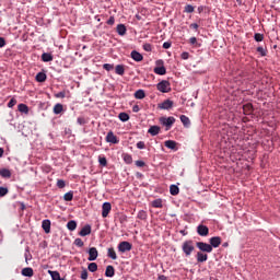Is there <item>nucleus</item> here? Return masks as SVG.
Here are the masks:
<instances>
[{"mask_svg": "<svg viewBox=\"0 0 280 280\" xmlns=\"http://www.w3.org/2000/svg\"><path fill=\"white\" fill-rule=\"evenodd\" d=\"M182 250L186 257H190L194 250H196V247L194 246V241H185L182 245Z\"/></svg>", "mask_w": 280, "mask_h": 280, "instance_id": "obj_1", "label": "nucleus"}, {"mask_svg": "<svg viewBox=\"0 0 280 280\" xmlns=\"http://www.w3.org/2000/svg\"><path fill=\"white\" fill-rule=\"evenodd\" d=\"M156 89L160 93H170L172 91V84L167 80H162L156 84Z\"/></svg>", "mask_w": 280, "mask_h": 280, "instance_id": "obj_2", "label": "nucleus"}, {"mask_svg": "<svg viewBox=\"0 0 280 280\" xmlns=\"http://www.w3.org/2000/svg\"><path fill=\"white\" fill-rule=\"evenodd\" d=\"M160 122L162 124V126H166V130H170L172 126H174V124L176 122V118H174L173 116L162 117L160 118Z\"/></svg>", "mask_w": 280, "mask_h": 280, "instance_id": "obj_3", "label": "nucleus"}, {"mask_svg": "<svg viewBox=\"0 0 280 280\" xmlns=\"http://www.w3.org/2000/svg\"><path fill=\"white\" fill-rule=\"evenodd\" d=\"M196 246L198 249H200V253H213V248H211L209 243L197 242Z\"/></svg>", "mask_w": 280, "mask_h": 280, "instance_id": "obj_4", "label": "nucleus"}, {"mask_svg": "<svg viewBox=\"0 0 280 280\" xmlns=\"http://www.w3.org/2000/svg\"><path fill=\"white\" fill-rule=\"evenodd\" d=\"M130 250H132V244H130V242L122 241L118 244L119 253H128Z\"/></svg>", "mask_w": 280, "mask_h": 280, "instance_id": "obj_5", "label": "nucleus"}, {"mask_svg": "<svg viewBox=\"0 0 280 280\" xmlns=\"http://www.w3.org/2000/svg\"><path fill=\"white\" fill-rule=\"evenodd\" d=\"M173 107H174V101L172 100H165L164 102L158 105V108H160L161 110H170V108H173Z\"/></svg>", "mask_w": 280, "mask_h": 280, "instance_id": "obj_6", "label": "nucleus"}, {"mask_svg": "<svg viewBox=\"0 0 280 280\" xmlns=\"http://www.w3.org/2000/svg\"><path fill=\"white\" fill-rule=\"evenodd\" d=\"M197 233L200 237H207V235H209V228L205 224H199L197 226Z\"/></svg>", "mask_w": 280, "mask_h": 280, "instance_id": "obj_7", "label": "nucleus"}, {"mask_svg": "<svg viewBox=\"0 0 280 280\" xmlns=\"http://www.w3.org/2000/svg\"><path fill=\"white\" fill-rule=\"evenodd\" d=\"M89 257H88V261H95V259H97L100 253L97 252V248L95 247H91L89 250Z\"/></svg>", "mask_w": 280, "mask_h": 280, "instance_id": "obj_8", "label": "nucleus"}, {"mask_svg": "<svg viewBox=\"0 0 280 280\" xmlns=\"http://www.w3.org/2000/svg\"><path fill=\"white\" fill-rule=\"evenodd\" d=\"M110 209H113V206L110 202H104L102 206V217L108 218V213H110Z\"/></svg>", "mask_w": 280, "mask_h": 280, "instance_id": "obj_9", "label": "nucleus"}, {"mask_svg": "<svg viewBox=\"0 0 280 280\" xmlns=\"http://www.w3.org/2000/svg\"><path fill=\"white\" fill-rule=\"evenodd\" d=\"M211 248H218L222 244V237L213 236L209 240Z\"/></svg>", "mask_w": 280, "mask_h": 280, "instance_id": "obj_10", "label": "nucleus"}, {"mask_svg": "<svg viewBox=\"0 0 280 280\" xmlns=\"http://www.w3.org/2000/svg\"><path fill=\"white\" fill-rule=\"evenodd\" d=\"M106 142L117 144L119 143V139L117 138V136H115L113 131H109L106 136Z\"/></svg>", "mask_w": 280, "mask_h": 280, "instance_id": "obj_11", "label": "nucleus"}, {"mask_svg": "<svg viewBox=\"0 0 280 280\" xmlns=\"http://www.w3.org/2000/svg\"><path fill=\"white\" fill-rule=\"evenodd\" d=\"M79 235L81 237H86V235H91V224H85L79 232Z\"/></svg>", "mask_w": 280, "mask_h": 280, "instance_id": "obj_12", "label": "nucleus"}, {"mask_svg": "<svg viewBox=\"0 0 280 280\" xmlns=\"http://www.w3.org/2000/svg\"><path fill=\"white\" fill-rule=\"evenodd\" d=\"M42 229L45 233H51V221L49 219L44 220L42 222Z\"/></svg>", "mask_w": 280, "mask_h": 280, "instance_id": "obj_13", "label": "nucleus"}, {"mask_svg": "<svg viewBox=\"0 0 280 280\" xmlns=\"http://www.w3.org/2000/svg\"><path fill=\"white\" fill-rule=\"evenodd\" d=\"M196 257H197L198 264H205V261H207V259H209V255H207L202 252H198Z\"/></svg>", "mask_w": 280, "mask_h": 280, "instance_id": "obj_14", "label": "nucleus"}, {"mask_svg": "<svg viewBox=\"0 0 280 280\" xmlns=\"http://www.w3.org/2000/svg\"><path fill=\"white\" fill-rule=\"evenodd\" d=\"M131 58H132V60H135V62H141V60H143V55H141V52H139L137 50H132Z\"/></svg>", "mask_w": 280, "mask_h": 280, "instance_id": "obj_15", "label": "nucleus"}, {"mask_svg": "<svg viewBox=\"0 0 280 280\" xmlns=\"http://www.w3.org/2000/svg\"><path fill=\"white\" fill-rule=\"evenodd\" d=\"M116 32L118 36H126V32H128V30L126 28L125 24H118L116 27Z\"/></svg>", "mask_w": 280, "mask_h": 280, "instance_id": "obj_16", "label": "nucleus"}, {"mask_svg": "<svg viewBox=\"0 0 280 280\" xmlns=\"http://www.w3.org/2000/svg\"><path fill=\"white\" fill-rule=\"evenodd\" d=\"M149 135L151 137H156V135H159V132H161V127L159 126H151L148 130Z\"/></svg>", "mask_w": 280, "mask_h": 280, "instance_id": "obj_17", "label": "nucleus"}, {"mask_svg": "<svg viewBox=\"0 0 280 280\" xmlns=\"http://www.w3.org/2000/svg\"><path fill=\"white\" fill-rule=\"evenodd\" d=\"M105 277H108V278L115 277V267H113V265H108L106 267Z\"/></svg>", "mask_w": 280, "mask_h": 280, "instance_id": "obj_18", "label": "nucleus"}, {"mask_svg": "<svg viewBox=\"0 0 280 280\" xmlns=\"http://www.w3.org/2000/svg\"><path fill=\"white\" fill-rule=\"evenodd\" d=\"M1 178H12V172L8 168H0Z\"/></svg>", "mask_w": 280, "mask_h": 280, "instance_id": "obj_19", "label": "nucleus"}, {"mask_svg": "<svg viewBox=\"0 0 280 280\" xmlns=\"http://www.w3.org/2000/svg\"><path fill=\"white\" fill-rule=\"evenodd\" d=\"M164 145H165V148H168V150H178L177 148H176V141H174V140H166L165 142H164Z\"/></svg>", "mask_w": 280, "mask_h": 280, "instance_id": "obj_20", "label": "nucleus"}, {"mask_svg": "<svg viewBox=\"0 0 280 280\" xmlns=\"http://www.w3.org/2000/svg\"><path fill=\"white\" fill-rule=\"evenodd\" d=\"M22 276L23 277H34V269L32 267H26L22 269Z\"/></svg>", "mask_w": 280, "mask_h": 280, "instance_id": "obj_21", "label": "nucleus"}, {"mask_svg": "<svg viewBox=\"0 0 280 280\" xmlns=\"http://www.w3.org/2000/svg\"><path fill=\"white\" fill-rule=\"evenodd\" d=\"M42 60L43 62H51V60H54V55H51V52H44L42 55Z\"/></svg>", "mask_w": 280, "mask_h": 280, "instance_id": "obj_22", "label": "nucleus"}, {"mask_svg": "<svg viewBox=\"0 0 280 280\" xmlns=\"http://www.w3.org/2000/svg\"><path fill=\"white\" fill-rule=\"evenodd\" d=\"M153 71L156 73V75H165V73H167V69H165L164 66L155 67Z\"/></svg>", "mask_w": 280, "mask_h": 280, "instance_id": "obj_23", "label": "nucleus"}, {"mask_svg": "<svg viewBox=\"0 0 280 280\" xmlns=\"http://www.w3.org/2000/svg\"><path fill=\"white\" fill-rule=\"evenodd\" d=\"M35 80L36 82H45L47 80V74L45 72H38Z\"/></svg>", "mask_w": 280, "mask_h": 280, "instance_id": "obj_24", "label": "nucleus"}, {"mask_svg": "<svg viewBox=\"0 0 280 280\" xmlns=\"http://www.w3.org/2000/svg\"><path fill=\"white\" fill-rule=\"evenodd\" d=\"M179 191H180V188H178V186L174 184L170 186L171 196H178Z\"/></svg>", "mask_w": 280, "mask_h": 280, "instance_id": "obj_25", "label": "nucleus"}, {"mask_svg": "<svg viewBox=\"0 0 280 280\" xmlns=\"http://www.w3.org/2000/svg\"><path fill=\"white\" fill-rule=\"evenodd\" d=\"M48 273L50 275L52 280H65L60 277V272L58 271L48 270Z\"/></svg>", "mask_w": 280, "mask_h": 280, "instance_id": "obj_26", "label": "nucleus"}, {"mask_svg": "<svg viewBox=\"0 0 280 280\" xmlns=\"http://www.w3.org/2000/svg\"><path fill=\"white\" fill-rule=\"evenodd\" d=\"M244 115H250L253 113V104L248 103L243 105Z\"/></svg>", "mask_w": 280, "mask_h": 280, "instance_id": "obj_27", "label": "nucleus"}, {"mask_svg": "<svg viewBox=\"0 0 280 280\" xmlns=\"http://www.w3.org/2000/svg\"><path fill=\"white\" fill-rule=\"evenodd\" d=\"M68 231H75L78 229V222L75 220H71L67 223Z\"/></svg>", "mask_w": 280, "mask_h": 280, "instance_id": "obj_28", "label": "nucleus"}, {"mask_svg": "<svg viewBox=\"0 0 280 280\" xmlns=\"http://www.w3.org/2000/svg\"><path fill=\"white\" fill-rule=\"evenodd\" d=\"M18 110L20 113H24L25 115H27V113H30V107H27V105L21 103L18 105Z\"/></svg>", "mask_w": 280, "mask_h": 280, "instance_id": "obj_29", "label": "nucleus"}, {"mask_svg": "<svg viewBox=\"0 0 280 280\" xmlns=\"http://www.w3.org/2000/svg\"><path fill=\"white\" fill-rule=\"evenodd\" d=\"M152 207H154V209H163V200L162 199L153 200Z\"/></svg>", "mask_w": 280, "mask_h": 280, "instance_id": "obj_30", "label": "nucleus"}, {"mask_svg": "<svg viewBox=\"0 0 280 280\" xmlns=\"http://www.w3.org/2000/svg\"><path fill=\"white\" fill-rule=\"evenodd\" d=\"M136 100H143L145 97V91L138 90L135 92Z\"/></svg>", "mask_w": 280, "mask_h": 280, "instance_id": "obj_31", "label": "nucleus"}, {"mask_svg": "<svg viewBox=\"0 0 280 280\" xmlns=\"http://www.w3.org/2000/svg\"><path fill=\"white\" fill-rule=\"evenodd\" d=\"M62 110H63L62 104L57 103V104L54 106V114H55V115H60V113H62Z\"/></svg>", "mask_w": 280, "mask_h": 280, "instance_id": "obj_32", "label": "nucleus"}, {"mask_svg": "<svg viewBox=\"0 0 280 280\" xmlns=\"http://www.w3.org/2000/svg\"><path fill=\"white\" fill-rule=\"evenodd\" d=\"M63 200L66 202H71L73 200V190H70L63 195Z\"/></svg>", "mask_w": 280, "mask_h": 280, "instance_id": "obj_33", "label": "nucleus"}, {"mask_svg": "<svg viewBox=\"0 0 280 280\" xmlns=\"http://www.w3.org/2000/svg\"><path fill=\"white\" fill-rule=\"evenodd\" d=\"M107 257H109V259H117V253H115V248L110 247L107 250Z\"/></svg>", "mask_w": 280, "mask_h": 280, "instance_id": "obj_34", "label": "nucleus"}, {"mask_svg": "<svg viewBox=\"0 0 280 280\" xmlns=\"http://www.w3.org/2000/svg\"><path fill=\"white\" fill-rule=\"evenodd\" d=\"M122 159H124V162L127 164V165H131L132 163V155L128 154V153H124L122 154Z\"/></svg>", "mask_w": 280, "mask_h": 280, "instance_id": "obj_35", "label": "nucleus"}, {"mask_svg": "<svg viewBox=\"0 0 280 280\" xmlns=\"http://www.w3.org/2000/svg\"><path fill=\"white\" fill-rule=\"evenodd\" d=\"M115 71L117 75H124V73H126V69L124 68L122 65H117L115 68Z\"/></svg>", "mask_w": 280, "mask_h": 280, "instance_id": "obj_36", "label": "nucleus"}, {"mask_svg": "<svg viewBox=\"0 0 280 280\" xmlns=\"http://www.w3.org/2000/svg\"><path fill=\"white\" fill-rule=\"evenodd\" d=\"M137 218L138 220H148V212H145V210H140Z\"/></svg>", "mask_w": 280, "mask_h": 280, "instance_id": "obj_37", "label": "nucleus"}, {"mask_svg": "<svg viewBox=\"0 0 280 280\" xmlns=\"http://www.w3.org/2000/svg\"><path fill=\"white\" fill-rule=\"evenodd\" d=\"M90 272H97V262H90L88 266Z\"/></svg>", "mask_w": 280, "mask_h": 280, "instance_id": "obj_38", "label": "nucleus"}, {"mask_svg": "<svg viewBox=\"0 0 280 280\" xmlns=\"http://www.w3.org/2000/svg\"><path fill=\"white\" fill-rule=\"evenodd\" d=\"M24 257H25L26 264H27L28 261H32V253H30V247H26V248H25Z\"/></svg>", "mask_w": 280, "mask_h": 280, "instance_id": "obj_39", "label": "nucleus"}, {"mask_svg": "<svg viewBox=\"0 0 280 280\" xmlns=\"http://www.w3.org/2000/svg\"><path fill=\"white\" fill-rule=\"evenodd\" d=\"M179 119H180V121H182V124H183L184 126H189V124H191V121L189 120V117H187V116H185V115H182V116L179 117Z\"/></svg>", "mask_w": 280, "mask_h": 280, "instance_id": "obj_40", "label": "nucleus"}, {"mask_svg": "<svg viewBox=\"0 0 280 280\" xmlns=\"http://www.w3.org/2000/svg\"><path fill=\"white\" fill-rule=\"evenodd\" d=\"M118 119H120V121H128L130 119V116L122 112L118 115Z\"/></svg>", "mask_w": 280, "mask_h": 280, "instance_id": "obj_41", "label": "nucleus"}, {"mask_svg": "<svg viewBox=\"0 0 280 280\" xmlns=\"http://www.w3.org/2000/svg\"><path fill=\"white\" fill-rule=\"evenodd\" d=\"M98 163L102 165V167H106L108 165V161L105 156H98Z\"/></svg>", "mask_w": 280, "mask_h": 280, "instance_id": "obj_42", "label": "nucleus"}, {"mask_svg": "<svg viewBox=\"0 0 280 280\" xmlns=\"http://www.w3.org/2000/svg\"><path fill=\"white\" fill-rule=\"evenodd\" d=\"M195 8L194 5L191 4H187L185 8H184V12H186V14H192Z\"/></svg>", "mask_w": 280, "mask_h": 280, "instance_id": "obj_43", "label": "nucleus"}, {"mask_svg": "<svg viewBox=\"0 0 280 280\" xmlns=\"http://www.w3.org/2000/svg\"><path fill=\"white\" fill-rule=\"evenodd\" d=\"M256 51H257L258 54H260V56H262V57L267 56V54H268V51H267L264 47H261V46H258V47L256 48Z\"/></svg>", "mask_w": 280, "mask_h": 280, "instance_id": "obj_44", "label": "nucleus"}, {"mask_svg": "<svg viewBox=\"0 0 280 280\" xmlns=\"http://www.w3.org/2000/svg\"><path fill=\"white\" fill-rule=\"evenodd\" d=\"M254 39L256 40V43H261V40H264V34L255 33Z\"/></svg>", "mask_w": 280, "mask_h": 280, "instance_id": "obj_45", "label": "nucleus"}, {"mask_svg": "<svg viewBox=\"0 0 280 280\" xmlns=\"http://www.w3.org/2000/svg\"><path fill=\"white\" fill-rule=\"evenodd\" d=\"M57 187L59 189H65V187H67V183L65 182V179H58L57 180Z\"/></svg>", "mask_w": 280, "mask_h": 280, "instance_id": "obj_46", "label": "nucleus"}, {"mask_svg": "<svg viewBox=\"0 0 280 280\" xmlns=\"http://www.w3.org/2000/svg\"><path fill=\"white\" fill-rule=\"evenodd\" d=\"M8 187L0 186V198L8 196Z\"/></svg>", "mask_w": 280, "mask_h": 280, "instance_id": "obj_47", "label": "nucleus"}, {"mask_svg": "<svg viewBox=\"0 0 280 280\" xmlns=\"http://www.w3.org/2000/svg\"><path fill=\"white\" fill-rule=\"evenodd\" d=\"M74 246H78V248H82V246H84V241H82V238H75Z\"/></svg>", "mask_w": 280, "mask_h": 280, "instance_id": "obj_48", "label": "nucleus"}, {"mask_svg": "<svg viewBox=\"0 0 280 280\" xmlns=\"http://www.w3.org/2000/svg\"><path fill=\"white\" fill-rule=\"evenodd\" d=\"M16 106V98H11L8 103V108H14Z\"/></svg>", "mask_w": 280, "mask_h": 280, "instance_id": "obj_49", "label": "nucleus"}, {"mask_svg": "<svg viewBox=\"0 0 280 280\" xmlns=\"http://www.w3.org/2000/svg\"><path fill=\"white\" fill-rule=\"evenodd\" d=\"M103 69H105V71H113L114 66L110 63H104Z\"/></svg>", "mask_w": 280, "mask_h": 280, "instance_id": "obj_50", "label": "nucleus"}, {"mask_svg": "<svg viewBox=\"0 0 280 280\" xmlns=\"http://www.w3.org/2000/svg\"><path fill=\"white\" fill-rule=\"evenodd\" d=\"M136 145H137L138 150H145V142H143V141L137 142Z\"/></svg>", "mask_w": 280, "mask_h": 280, "instance_id": "obj_51", "label": "nucleus"}, {"mask_svg": "<svg viewBox=\"0 0 280 280\" xmlns=\"http://www.w3.org/2000/svg\"><path fill=\"white\" fill-rule=\"evenodd\" d=\"M81 279L82 280L89 279V271H86V269H83V271L81 272Z\"/></svg>", "mask_w": 280, "mask_h": 280, "instance_id": "obj_52", "label": "nucleus"}, {"mask_svg": "<svg viewBox=\"0 0 280 280\" xmlns=\"http://www.w3.org/2000/svg\"><path fill=\"white\" fill-rule=\"evenodd\" d=\"M66 95H67V93H65V91H61V92H58V93H56L55 94V97H58V98H65L66 97Z\"/></svg>", "mask_w": 280, "mask_h": 280, "instance_id": "obj_53", "label": "nucleus"}, {"mask_svg": "<svg viewBox=\"0 0 280 280\" xmlns=\"http://www.w3.org/2000/svg\"><path fill=\"white\" fill-rule=\"evenodd\" d=\"M77 122L79 124V126H84V124H86V119H84V117H79L77 119Z\"/></svg>", "mask_w": 280, "mask_h": 280, "instance_id": "obj_54", "label": "nucleus"}, {"mask_svg": "<svg viewBox=\"0 0 280 280\" xmlns=\"http://www.w3.org/2000/svg\"><path fill=\"white\" fill-rule=\"evenodd\" d=\"M144 51H152V44H143Z\"/></svg>", "mask_w": 280, "mask_h": 280, "instance_id": "obj_55", "label": "nucleus"}, {"mask_svg": "<svg viewBox=\"0 0 280 280\" xmlns=\"http://www.w3.org/2000/svg\"><path fill=\"white\" fill-rule=\"evenodd\" d=\"M180 58L182 60H189V52L187 51L182 52Z\"/></svg>", "mask_w": 280, "mask_h": 280, "instance_id": "obj_56", "label": "nucleus"}, {"mask_svg": "<svg viewBox=\"0 0 280 280\" xmlns=\"http://www.w3.org/2000/svg\"><path fill=\"white\" fill-rule=\"evenodd\" d=\"M136 165H137V167H145V162L138 160V161H136Z\"/></svg>", "mask_w": 280, "mask_h": 280, "instance_id": "obj_57", "label": "nucleus"}, {"mask_svg": "<svg viewBox=\"0 0 280 280\" xmlns=\"http://www.w3.org/2000/svg\"><path fill=\"white\" fill-rule=\"evenodd\" d=\"M106 23L107 25H115V16H110Z\"/></svg>", "mask_w": 280, "mask_h": 280, "instance_id": "obj_58", "label": "nucleus"}, {"mask_svg": "<svg viewBox=\"0 0 280 280\" xmlns=\"http://www.w3.org/2000/svg\"><path fill=\"white\" fill-rule=\"evenodd\" d=\"M172 47V42H164L163 43V49H170Z\"/></svg>", "mask_w": 280, "mask_h": 280, "instance_id": "obj_59", "label": "nucleus"}, {"mask_svg": "<svg viewBox=\"0 0 280 280\" xmlns=\"http://www.w3.org/2000/svg\"><path fill=\"white\" fill-rule=\"evenodd\" d=\"M189 43H190V45H198V38H196V37H190V38H189Z\"/></svg>", "mask_w": 280, "mask_h": 280, "instance_id": "obj_60", "label": "nucleus"}, {"mask_svg": "<svg viewBox=\"0 0 280 280\" xmlns=\"http://www.w3.org/2000/svg\"><path fill=\"white\" fill-rule=\"evenodd\" d=\"M198 23L190 24V30H195L196 32H198Z\"/></svg>", "mask_w": 280, "mask_h": 280, "instance_id": "obj_61", "label": "nucleus"}, {"mask_svg": "<svg viewBox=\"0 0 280 280\" xmlns=\"http://www.w3.org/2000/svg\"><path fill=\"white\" fill-rule=\"evenodd\" d=\"M140 110H141V108L139 107V105H133V107H132L133 113H139Z\"/></svg>", "mask_w": 280, "mask_h": 280, "instance_id": "obj_62", "label": "nucleus"}, {"mask_svg": "<svg viewBox=\"0 0 280 280\" xmlns=\"http://www.w3.org/2000/svg\"><path fill=\"white\" fill-rule=\"evenodd\" d=\"M4 45H5V38L0 37V48H3Z\"/></svg>", "mask_w": 280, "mask_h": 280, "instance_id": "obj_63", "label": "nucleus"}, {"mask_svg": "<svg viewBox=\"0 0 280 280\" xmlns=\"http://www.w3.org/2000/svg\"><path fill=\"white\" fill-rule=\"evenodd\" d=\"M158 280H167V277H166V276L161 275V276H159V277H158Z\"/></svg>", "mask_w": 280, "mask_h": 280, "instance_id": "obj_64", "label": "nucleus"}]
</instances>
